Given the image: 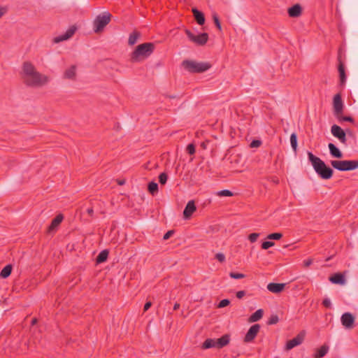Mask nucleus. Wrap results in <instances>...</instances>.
<instances>
[{
  "mask_svg": "<svg viewBox=\"0 0 358 358\" xmlns=\"http://www.w3.org/2000/svg\"><path fill=\"white\" fill-rule=\"evenodd\" d=\"M328 147L332 157L339 159L343 157V153L334 143H329Z\"/></svg>",
  "mask_w": 358,
  "mask_h": 358,
  "instance_id": "20",
  "label": "nucleus"
},
{
  "mask_svg": "<svg viewBox=\"0 0 358 358\" xmlns=\"http://www.w3.org/2000/svg\"><path fill=\"white\" fill-rule=\"evenodd\" d=\"M304 339V334L303 333L299 334L296 337L288 341L287 342L285 348L287 350H289L294 347L299 345L302 343Z\"/></svg>",
  "mask_w": 358,
  "mask_h": 358,
  "instance_id": "12",
  "label": "nucleus"
},
{
  "mask_svg": "<svg viewBox=\"0 0 358 358\" xmlns=\"http://www.w3.org/2000/svg\"><path fill=\"white\" fill-rule=\"evenodd\" d=\"M148 191L152 195H155L158 192V185L155 182H150L148 184Z\"/></svg>",
  "mask_w": 358,
  "mask_h": 358,
  "instance_id": "29",
  "label": "nucleus"
},
{
  "mask_svg": "<svg viewBox=\"0 0 358 358\" xmlns=\"http://www.w3.org/2000/svg\"><path fill=\"white\" fill-rule=\"evenodd\" d=\"M87 213H88L89 215H90L92 217L93 215V213H94L93 208H87Z\"/></svg>",
  "mask_w": 358,
  "mask_h": 358,
  "instance_id": "50",
  "label": "nucleus"
},
{
  "mask_svg": "<svg viewBox=\"0 0 358 358\" xmlns=\"http://www.w3.org/2000/svg\"><path fill=\"white\" fill-rule=\"evenodd\" d=\"M329 350V347L327 345H323L319 349L317 350L316 353L315 354V358H321L323 357Z\"/></svg>",
  "mask_w": 358,
  "mask_h": 358,
  "instance_id": "27",
  "label": "nucleus"
},
{
  "mask_svg": "<svg viewBox=\"0 0 358 358\" xmlns=\"http://www.w3.org/2000/svg\"><path fill=\"white\" fill-rule=\"evenodd\" d=\"M213 21H214V23L215 24V26L217 27V29L221 31L222 30V27H221V24H220V20H219V17L217 16V15L216 13H214L213 15Z\"/></svg>",
  "mask_w": 358,
  "mask_h": 358,
  "instance_id": "33",
  "label": "nucleus"
},
{
  "mask_svg": "<svg viewBox=\"0 0 358 358\" xmlns=\"http://www.w3.org/2000/svg\"><path fill=\"white\" fill-rule=\"evenodd\" d=\"M185 34L192 42L198 45H205L208 40V34L207 33H202L196 36L189 29H185Z\"/></svg>",
  "mask_w": 358,
  "mask_h": 358,
  "instance_id": "8",
  "label": "nucleus"
},
{
  "mask_svg": "<svg viewBox=\"0 0 358 358\" xmlns=\"http://www.w3.org/2000/svg\"><path fill=\"white\" fill-rule=\"evenodd\" d=\"M273 245H274V243L272 241H264L262 244V248L264 250H267Z\"/></svg>",
  "mask_w": 358,
  "mask_h": 358,
  "instance_id": "38",
  "label": "nucleus"
},
{
  "mask_svg": "<svg viewBox=\"0 0 358 358\" xmlns=\"http://www.w3.org/2000/svg\"><path fill=\"white\" fill-rule=\"evenodd\" d=\"M230 303V301L229 299H222V301H220L217 307L218 308H224V307H226Z\"/></svg>",
  "mask_w": 358,
  "mask_h": 358,
  "instance_id": "40",
  "label": "nucleus"
},
{
  "mask_svg": "<svg viewBox=\"0 0 358 358\" xmlns=\"http://www.w3.org/2000/svg\"><path fill=\"white\" fill-rule=\"evenodd\" d=\"M229 276L234 279H241L245 278V275L240 273L230 272Z\"/></svg>",
  "mask_w": 358,
  "mask_h": 358,
  "instance_id": "35",
  "label": "nucleus"
},
{
  "mask_svg": "<svg viewBox=\"0 0 358 358\" xmlns=\"http://www.w3.org/2000/svg\"><path fill=\"white\" fill-rule=\"evenodd\" d=\"M333 106L334 115H338L340 113H343V103L340 94H337L334 96L333 100Z\"/></svg>",
  "mask_w": 358,
  "mask_h": 358,
  "instance_id": "11",
  "label": "nucleus"
},
{
  "mask_svg": "<svg viewBox=\"0 0 358 358\" xmlns=\"http://www.w3.org/2000/svg\"><path fill=\"white\" fill-rule=\"evenodd\" d=\"M260 329V325L258 324H255L250 327L249 330L248 331L247 334L245 336L244 341L245 343H250L252 342L255 337L257 336L258 332Z\"/></svg>",
  "mask_w": 358,
  "mask_h": 358,
  "instance_id": "10",
  "label": "nucleus"
},
{
  "mask_svg": "<svg viewBox=\"0 0 358 358\" xmlns=\"http://www.w3.org/2000/svg\"><path fill=\"white\" fill-rule=\"evenodd\" d=\"M152 306V303L151 302H147L145 303V304L144 305V308H143V310L144 311H147Z\"/></svg>",
  "mask_w": 358,
  "mask_h": 358,
  "instance_id": "48",
  "label": "nucleus"
},
{
  "mask_svg": "<svg viewBox=\"0 0 358 358\" xmlns=\"http://www.w3.org/2000/svg\"><path fill=\"white\" fill-rule=\"evenodd\" d=\"M290 143L292 149L296 151L297 149V136L295 133H292L290 136Z\"/></svg>",
  "mask_w": 358,
  "mask_h": 358,
  "instance_id": "31",
  "label": "nucleus"
},
{
  "mask_svg": "<svg viewBox=\"0 0 358 358\" xmlns=\"http://www.w3.org/2000/svg\"><path fill=\"white\" fill-rule=\"evenodd\" d=\"M187 151L189 155H194L195 153V146L194 144H189L187 147Z\"/></svg>",
  "mask_w": 358,
  "mask_h": 358,
  "instance_id": "41",
  "label": "nucleus"
},
{
  "mask_svg": "<svg viewBox=\"0 0 358 358\" xmlns=\"http://www.w3.org/2000/svg\"><path fill=\"white\" fill-rule=\"evenodd\" d=\"M329 280L334 284L343 285L345 282L344 275L341 273L334 274L329 278Z\"/></svg>",
  "mask_w": 358,
  "mask_h": 358,
  "instance_id": "19",
  "label": "nucleus"
},
{
  "mask_svg": "<svg viewBox=\"0 0 358 358\" xmlns=\"http://www.w3.org/2000/svg\"><path fill=\"white\" fill-rule=\"evenodd\" d=\"M285 286V285L284 283L271 282L268 284L267 289L271 292L277 294L281 292L283 290Z\"/></svg>",
  "mask_w": 358,
  "mask_h": 358,
  "instance_id": "17",
  "label": "nucleus"
},
{
  "mask_svg": "<svg viewBox=\"0 0 358 358\" xmlns=\"http://www.w3.org/2000/svg\"><path fill=\"white\" fill-rule=\"evenodd\" d=\"M12 271V266L10 264L6 265L1 271L0 276L2 278H8Z\"/></svg>",
  "mask_w": 358,
  "mask_h": 358,
  "instance_id": "28",
  "label": "nucleus"
},
{
  "mask_svg": "<svg viewBox=\"0 0 358 358\" xmlns=\"http://www.w3.org/2000/svg\"><path fill=\"white\" fill-rule=\"evenodd\" d=\"M313 263V259H306L303 261V265L305 267H308L309 266H310Z\"/></svg>",
  "mask_w": 358,
  "mask_h": 358,
  "instance_id": "47",
  "label": "nucleus"
},
{
  "mask_svg": "<svg viewBox=\"0 0 358 358\" xmlns=\"http://www.w3.org/2000/svg\"><path fill=\"white\" fill-rule=\"evenodd\" d=\"M341 323L346 329H352L354 326L355 317L350 313H345L341 316Z\"/></svg>",
  "mask_w": 358,
  "mask_h": 358,
  "instance_id": "13",
  "label": "nucleus"
},
{
  "mask_svg": "<svg viewBox=\"0 0 358 358\" xmlns=\"http://www.w3.org/2000/svg\"><path fill=\"white\" fill-rule=\"evenodd\" d=\"M168 179L167 174L162 173L159 176V181L162 185H165Z\"/></svg>",
  "mask_w": 358,
  "mask_h": 358,
  "instance_id": "34",
  "label": "nucleus"
},
{
  "mask_svg": "<svg viewBox=\"0 0 358 358\" xmlns=\"http://www.w3.org/2000/svg\"><path fill=\"white\" fill-rule=\"evenodd\" d=\"M236 295L238 299H242L245 295V292L243 290L238 291Z\"/></svg>",
  "mask_w": 358,
  "mask_h": 358,
  "instance_id": "46",
  "label": "nucleus"
},
{
  "mask_svg": "<svg viewBox=\"0 0 358 358\" xmlns=\"http://www.w3.org/2000/svg\"><path fill=\"white\" fill-rule=\"evenodd\" d=\"M76 66L72 65L69 69H66L64 72V78L67 79H74L76 76Z\"/></svg>",
  "mask_w": 358,
  "mask_h": 358,
  "instance_id": "23",
  "label": "nucleus"
},
{
  "mask_svg": "<svg viewBox=\"0 0 358 358\" xmlns=\"http://www.w3.org/2000/svg\"><path fill=\"white\" fill-rule=\"evenodd\" d=\"M7 9L4 7L0 8V18L6 13Z\"/></svg>",
  "mask_w": 358,
  "mask_h": 358,
  "instance_id": "49",
  "label": "nucleus"
},
{
  "mask_svg": "<svg viewBox=\"0 0 358 358\" xmlns=\"http://www.w3.org/2000/svg\"><path fill=\"white\" fill-rule=\"evenodd\" d=\"M155 45L152 43L138 45L131 54V62H139L148 58L153 52Z\"/></svg>",
  "mask_w": 358,
  "mask_h": 358,
  "instance_id": "3",
  "label": "nucleus"
},
{
  "mask_svg": "<svg viewBox=\"0 0 358 358\" xmlns=\"http://www.w3.org/2000/svg\"><path fill=\"white\" fill-rule=\"evenodd\" d=\"M262 141L259 140H253L251 143L250 146L251 148H258L261 145Z\"/></svg>",
  "mask_w": 358,
  "mask_h": 358,
  "instance_id": "43",
  "label": "nucleus"
},
{
  "mask_svg": "<svg viewBox=\"0 0 358 358\" xmlns=\"http://www.w3.org/2000/svg\"><path fill=\"white\" fill-rule=\"evenodd\" d=\"M279 321V317L277 315H273L271 316L268 321V324H275L278 323Z\"/></svg>",
  "mask_w": 358,
  "mask_h": 358,
  "instance_id": "36",
  "label": "nucleus"
},
{
  "mask_svg": "<svg viewBox=\"0 0 358 358\" xmlns=\"http://www.w3.org/2000/svg\"><path fill=\"white\" fill-rule=\"evenodd\" d=\"M180 308V304L178 303H176L173 306V310H176Z\"/></svg>",
  "mask_w": 358,
  "mask_h": 358,
  "instance_id": "51",
  "label": "nucleus"
},
{
  "mask_svg": "<svg viewBox=\"0 0 358 358\" xmlns=\"http://www.w3.org/2000/svg\"><path fill=\"white\" fill-rule=\"evenodd\" d=\"M124 184V180H120V181H118V185H122Z\"/></svg>",
  "mask_w": 358,
  "mask_h": 358,
  "instance_id": "53",
  "label": "nucleus"
},
{
  "mask_svg": "<svg viewBox=\"0 0 358 358\" xmlns=\"http://www.w3.org/2000/svg\"><path fill=\"white\" fill-rule=\"evenodd\" d=\"M182 66L189 73H203L208 71L211 65L208 62L185 60L182 62Z\"/></svg>",
  "mask_w": 358,
  "mask_h": 358,
  "instance_id": "4",
  "label": "nucleus"
},
{
  "mask_svg": "<svg viewBox=\"0 0 358 358\" xmlns=\"http://www.w3.org/2000/svg\"><path fill=\"white\" fill-rule=\"evenodd\" d=\"M64 216L62 214L57 215L51 222L50 225L48 227V231L51 232L54 231L62 222Z\"/></svg>",
  "mask_w": 358,
  "mask_h": 358,
  "instance_id": "18",
  "label": "nucleus"
},
{
  "mask_svg": "<svg viewBox=\"0 0 358 358\" xmlns=\"http://www.w3.org/2000/svg\"><path fill=\"white\" fill-rule=\"evenodd\" d=\"M192 13L194 18L199 25H202L205 22V17L202 12L198 10L196 8H192Z\"/></svg>",
  "mask_w": 358,
  "mask_h": 358,
  "instance_id": "21",
  "label": "nucleus"
},
{
  "mask_svg": "<svg viewBox=\"0 0 358 358\" xmlns=\"http://www.w3.org/2000/svg\"><path fill=\"white\" fill-rule=\"evenodd\" d=\"M230 341L229 336L225 334L221 338L217 339L208 338L202 344V349H208L211 348H216L218 349L222 348L229 344Z\"/></svg>",
  "mask_w": 358,
  "mask_h": 358,
  "instance_id": "5",
  "label": "nucleus"
},
{
  "mask_svg": "<svg viewBox=\"0 0 358 358\" xmlns=\"http://www.w3.org/2000/svg\"><path fill=\"white\" fill-rule=\"evenodd\" d=\"M282 237V234L281 233H273V234H269L267 236V238L271 239V240H279Z\"/></svg>",
  "mask_w": 358,
  "mask_h": 358,
  "instance_id": "32",
  "label": "nucleus"
},
{
  "mask_svg": "<svg viewBox=\"0 0 358 358\" xmlns=\"http://www.w3.org/2000/svg\"><path fill=\"white\" fill-rule=\"evenodd\" d=\"M322 304L326 308H331V303L329 299H324L322 301Z\"/></svg>",
  "mask_w": 358,
  "mask_h": 358,
  "instance_id": "44",
  "label": "nucleus"
},
{
  "mask_svg": "<svg viewBox=\"0 0 358 358\" xmlns=\"http://www.w3.org/2000/svg\"><path fill=\"white\" fill-rule=\"evenodd\" d=\"M264 315V310L262 309H258L249 317L250 322H255L261 320Z\"/></svg>",
  "mask_w": 358,
  "mask_h": 358,
  "instance_id": "22",
  "label": "nucleus"
},
{
  "mask_svg": "<svg viewBox=\"0 0 358 358\" xmlns=\"http://www.w3.org/2000/svg\"><path fill=\"white\" fill-rule=\"evenodd\" d=\"M259 236V234L258 233H252L249 235L248 239L251 243H255L258 237Z\"/></svg>",
  "mask_w": 358,
  "mask_h": 358,
  "instance_id": "39",
  "label": "nucleus"
},
{
  "mask_svg": "<svg viewBox=\"0 0 358 358\" xmlns=\"http://www.w3.org/2000/svg\"><path fill=\"white\" fill-rule=\"evenodd\" d=\"M196 207L194 201H189L183 211L184 219L189 220L192 217V214L196 211Z\"/></svg>",
  "mask_w": 358,
  "mask_h": 358,
  "instance_id": "14",
  "label": "nucleus"
},
{
  "mask_svg": "<svg viewBox=\"0 0 358 358\" xmlns=\"http://www.w3.org/2000/svg\"><path fill=\"white\" fill-rule=\"evenodd\" d=\"M288 15L291 17H298L302 13V8L299 4H295L288 8Z\"/></svg>",
  "mask_w": 358,
  "mask_h": 358,
  "instance_id": "16",
  "label": "nucleus"
},
{
  "mask_svg": "<svg viewBox=\"0 0 358 358\" xmlns=\"http://www.w3.org/2000/svg\"><path fill=\"white\" fill-rule=\"evenodd\" d=\"M338 72L340 76V81L341 85H344L346 80V75L345 72L344 64L340 61L338 64Z\"/></svg>",
  "mask_w": 358,
  "mask_h": 358,
  "instance_id": "25",
  "label": "nucleus"
},
{
  "mask_svg": "<svg viewBox=\"0 0 358 358\" xmlns=\"http://www.w3.org/2000/svg\"><path fill=\"white\" fill-rule=\"evenodd\" d=\"M275 358H278V357H275Z\"/></svg>",
  "mask_w": 358,
  "mask_h": 358,
  "instance_id": "54",
  "label": "nucleus"
},
{
  "mask_svg": "<svg viewBox=\"0 0 358 358\" xmlns=\"http://www.w3.org/2000/svg\"><path fill=\"white\" fill-rule=\"evenodd\" d=\"M331 165L341 171H352L358 168V160H333L331 162Z\"/></svg>",
  "mask_w": 358,
  "mask_h": 358,
  "instance_id": "6",
  "label": "nucleus"
},
{
  "mask_svg": "<svg viewBox=\"0 0 358 358\" xmlns=\"http://www.w3.org/2000/svg\"><path fill=\"white\" fill-rule=\"evenodd\" d=\"M331 132L332 135L337 138L342 143H346L347 138L344 130L339 126L334 124L331 126Z\"/></svg>",
  "mask_w": 358,
  "mask_h": 358,
  "instance_id": "9",
  "label": "nucleus"
},
{
  "mask_svg": "<svg viewBox=\"0 0 358 358\" xmlns=\"http://www.w3.org/2000/svg\"><path fill=\"white\" fill-rule=\"evenodd\" d=\"M173 234V231H168L164 235V237H163V239L164 240H167L169 239L171 236H172Z\"/></svg>",
  "mask_w": 358,
  "mask_h": 358,
  "instance_id": "45",
  "label": "nucleus"
},
{
  "mask_svg": "<svg viewBox=\"0 0 358 358\" xmlns=\"http://www.w3.org/2000/svg\"><path fill=\"white\" fill-rule=\"evenodd\" d=\"M217 194L221 196H231L233 195V193L228 190V189H224L220 191Z\"/></svg>",
  "mask_w": 358,
  "mask_h": 358,
  "instance_id": "37",
  "label": "nucleus"
},
{
  "mask_svg": "<svg viewBox=\"0 0 358 358\" xmlns=\"http://www.w3.org/2000/svg\"><path fill=\"white\" fill-rule=\"evenodd\" d=\"M215 258L217 259L220 262L222 263L225 261V256L223 253H217L215 255Z\"/></svg>",
  "mask_w": 358,
  "mask_h": 358,
  "instance_id": "42",
  "label": "nucleus"
},
{
  "mask_svg": "<svg viewBox=\"0 0 358 358\" xmlns=\"http://www.w3.org/2000/svg\"><path fill=\"white\" fill-rule=\"evenodd\" d=\"M339 122H354V119L350 116H343V113H340L338 115H335Z\"/></svg>",
  "mask_w": 358,
  "mask_h": 358,
  "instance_id": "30",
  "label": "nucleus"
},
{
  "mask_svg": "<svg viewBox=\"0 0 358 358\" xmlns=\"http://www.w3.org/2000/svg\"><path fill=\"white\" fill-rule=\"evenodd\" d=\"M308 157L315 171L322 179L328 180L332 177L333 169L327 166L320 158L315 156L311 152H308Z\"/></svg>",
  "mask_w": 358,
  "mask_h": 358,
  "instance_id": "2",
  "label": "nucleus"
},
{
  "mask_svg": "<svg viewBox=\"0 0 358 358\" xmlns=\"http://www.w3.org/2000/svg\"><path fill=\"white\" fill-rule=\"evenodd\" d=\"M111 15L108 12H105L96 16L93 21V29L95 33H99L103 31L104 27L109 24Z\"/></svg>",
  "mask_w": 358,
  "mask_h": 358,
  "instance_id": "7",
  "label": "nucleus"
},
{
  "mask_svg": "<svg viewBox=\"0 0 358 358\" xmlns=\"http://www.w3.org/2000/svg\"><path fill=\"white\" fill-rule=\"evenodd\" d=\"M140 36H141V34L139 31H133L132 33L130 34V35L129 36L128 44L129 45H134V44L136 43V42L138 41Z\"/></svg>",
  "mask_w": 358,
  "mask_h": 358,
  "instance_id": "24",
  "label": "nucleus"
},
{
  "mask_svg": "<svg viewBox=\"0 0 358 358\" xmlns=\"http://www.w3.org/2000/svg\"><path fill=\"white\" fill-rule=\"evenodd\" d=\"M22 76L24 84L32 87H42L49 81L48 77L37 71L29 62H24Z\"/></svg>",
  "mask_w": 358,
  "mask_h": 358,
  "instance_id": "1",
  "label": "nucleus"
},
{
  "mask_svg": "<svg viewBox=\"0 0 358 358\" xmlns=\"http://www.w3.org/2000/svg\"><path fill=\"white\" fill-rule=\"evenodd\" d=\"M37 322L36 318H33L31 320V324L34 325Z\"/></svg>",
  "mask_w": 358,
  "mask_h": 358,
  "instance_id": "52",
  "label": "nucleus"
},
{
  "mask_svg": "<svg viewBox=\"0 0 358 358\" xmlns=\"http://www.w3.org/2000/svg\"><path fill=\"white\" fill-rule=\"evenodd\" d=\"M108 254L109 252L107 250H102L96 258V263L100 264L106 262L108 257Z\"/></svg>",
  "mask_w": 358,
  "mask_h": 358,
  "instance_id": "26",
  "label": "nucleus"
},
{
  "mask_svg": "<svg viewBox=\"0 0 358 358\" xmlns=\"http://www.w3.org/2000/svg\"><path fill=\"white\" fill-rule=\"evenodd\" d=\"M76 28L75 27H70L64 34L56 36L53 38V43H59L70 38L75 33Z\"/></svg>",
  "mask_w": 358,
  "mask_h": 358,
  "instance_id": "15",
  "label": "nucleus"
}]
</instances>
